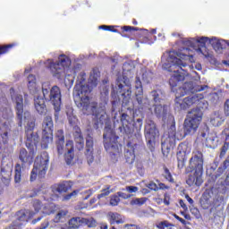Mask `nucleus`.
I'll use <instances>...</instances> for the list:
<instances>
[{
  "mask_svg": "<svg viewBox=\"0 0 229 229\" xmlns=\"http://www.w3.org/2000/svg\"><path fill=\"white\" fill-rule=\"evenodd\" d=\"M87 73L81 72L77 76L76 84L73 89V99L76 106L85 114V115H93L97 123L106 114V107L103 104L96 101H90V87L85 84Z\"/></svg>",
  "mask_w": 229,
  "mask_h": 229,
  "instance_id": "f257e3e1",
  "label": "nucleus"
},
{
  "mask_svg": "<svg viewBox=\"0 0 229 229\" xmlns=\"http://www.w3.org/2000/svg\"><path fill=\"white\" fill-rule=\"evenodd\" d=\"M120 121L122 123V126L119 127L120 132L124 139H131L127 142L124 157L127 164H133L135 162V149H137L142 137L140 135L142 122L140 120H138V123L133 122L126 113L122 114Z\"/></svg>",
  "mask_w": 229,
  "mask_h": 229,
  "instance_id": "f03ea898",
  "label": "nucleus"
},
{
  "mask_svg": "<svg viewBox=\"0 0 229 229\" xmlns=\"http://www.w3.org/2000/svg\"><path fill=\"white\" fill-rule=\"evenodd\" d=\"M187 58H194L192 55V50L188 47H182L178 52L170 51L169 56L167 58L170 64H164V69H167L170 72L174 74L171 76L169 80V85L172 89H174L180 83V81H183L185 80V76H187V72L183 70L182 67H187V64L183 63L182 60H187Z\"/></svg>",
  "mask_w": 229,
  "mask_h": 229,
  "instance_id": "7ed1b4c3",
  "label": "nucleus"
},
{
  "mask_svg": "<svg viewBox=\"0 0 229 229\" xmlns=\"http://www.w3.org/2000/svg\"><path fill=\"white\" fill-rule=\"evenodd\" d=\"M208 87V86L207 85H195L192 81L185 82L182 87L176 89L174 99L175 110H189L191 106L199 104V102L205 98L203 94L191 95L182 99V98H183V96H187L189 92H191V94H194V92H203V90Z\"/></svg>",
  "mask_w": 229,
  "mask_h": 229,
  "instance_id": "20e7f679",
  "label": "nucleus"
},
{
  "mask_svg": "<svg viewBox=\"0 0 229 229\" xmlns=\"http://www.w3.org/2000/svg\"><path fill=\"white\" fill-rule=\"evenodd\" d=\"M43 97H38L34 100L35 108L38 114L40 115L46 114L47 112V107L46 106V101H50L51 105L54 106L55 110V119L58 121L60 117V110H62V90L58 86H53L52 88H46V86L42 87Z\"/></svg>",
  "mask_w": 229,
  "mask_h": 229,
  "instance_id": "39448f33",
  "label": "nucleus"
},
{
  "mask_svg": "<svg viewBox=\"0 0 229 229\" xmlns=\"http://www.w3.org/2000/svg\"><path fill=\"white\" fill-rule=\"evenodd\" d=\"M203 164H205L203 152L199 150L193 151L189 161V165L186 168V173L194 172V174L192 175H189L186 180V183L190 187H192V185L199 187L201 183H203V179L201 178L203 174Z\"/></svg>",
  "mask_w": 229,
  "mask_h": 229,
  "instance_id": "423d86ee",
  "label": "nucleus"
},
{
  "mask_svg": "<svg viewBox=\"0 0 229 229\" xmlns=\"http://www.w3.org/2000/svg\"><path fill=\"white\" fill-rule=\"evenodd\" d=\"M55 146L58 155H64V162L67 165H72L74 164V141L69 140L65 143V135H64V130H58L55 133Z\"/></svg>",
  "mask_w": 229,
  "mask_h": 229,
  "instance_id": "0eeeda50",
  "label": "nucleus"
},
{
  "mask_svg": "<svg viewBox=\"0 0 229 229\" xmlns=\"http://www.w3.org/2000/svg\"><path fill=\"white\" fill-rule=\"evenodd\" d=\"M104 148L111 157L120 155L122 151V145L119 143V136L115 134V131L112 128H106L103 134Z\"/></svg>",
  "mask_w": 229,
  "mask_h": 229,
  "instance_id": "6e6552de",
  "label": "nucleus"
},
{
  "mask_svg": "<svg viewBox=\"0 0 229 229\" xmlns=\"http://www.w3.org/2000/svg\"><path fill=\"white\" fill-rule=\"evenodd\" d=\"M201 121H203V112H201V109H191L183 123L184 135L196 133L198 128H199V124H201Z\"/></svg>",
  "mask_w": 229,
  "mask_h": 229,
  "instance_id": "1a4fd4ad",
  "label": "nucleus"
},
{
  "mask_svg": "<svg viewBox=\"0 0 229 229\" xmlns=\"http://www.w3.org/2000/svg\"><path fill=\"white\" fill-rule=\"evenodd\" d=\"M48 167L49 155L47 152H43L40 156L36 157L34 166L30 173V182H35V180H37V176L39 180L46 178V173H47Z\"/></svg>",
  "mask_w": 229,
  "mask_h": 229,
  "instance_id": "9d476101",
  "label": "nucleus"
},
{
  "mask_svg": "<svg viewBox=\"0 0 229 229\" xmlns=\"http://www.w3.org/2000/svg\"><path fill=\"white\" fill-rule=\"evenodd\" d=\"M71 65V59L65 55H60L58 56V62L55 63L53 60H48V65L47 66L55 78L60 80L62 74L65 72V67Z\"/></svg>",
  "mask_w": 229,
  "mask_h": 229,
  "instance_id": "9b49d317",
  "label": "nucleus"
},
{
  "mask_svg": "<svg viewBox=\"0 0 229 229\" xmlns=\"http://www.w3.org/2000/svg\"><path fill=\"white\" fill-rule=\"evenodd\" d=\"M176 140H180V138L176 137V123L174 120L161 138L162 149H171V148L175 147Z\"/></svg>",
  "mask_w": 229,
  "mask_h": 229,
  "instance_id": "f8f14e48",
  "label": "nucleus"
},
{
  "mask_svg": "<svg viewBox=\"0 0 229 229\" xmlns=\"http://www.w3.org/2000/svg\"><path fill=\"white\" fill-rule=\"evenodd\" d=\"M68 123L70 126L73 127V140L75 142V148L78 151H83L85 148V139L83 138V133L81 132V129L78 124V118L72 114L68 116Z\"/></svg>",
  "mask_w": 229,
  "mask_h": 229,
  "instance_id": "ddd939ff",
  "label": "nucleus"
},
{
  "mask_svg": "<svg viewBox=\"0 0 229 229\" xmlns=\"http://www.w3.org/2000/svg\"><path fill=\"white\" fill-rule=\"evenodd\" d=\"M157 137L158 129H157V124L152 120H148L145 125V139L147 140V147L151 151V153L155 151Z\"/></svg>",
  "mask_w": 229,
  "mask_h": 229,
  "instance_id": "4468645a",
  "label": "nucleus"
},
{
  "mask_svg": "<svg viewBox=\"0 0 229 229\" xmlns=\"http://www.w3.org/2000/svg\"><path fill=\"white\" fill-rule=\"evenodd\" d=\"M10 95L13 99V101H15L16 103V115L18 119V126H22V119H23V114H24V98H22V95H17L15 94V89L11 88L10 89Z\"/></svg>",
  "mask_w": 229,
  "mask_h": 229,
  "instance_id": "2eb2a0df",
  "label": "nucleus"
},
{
  "mask_svg": "<svg viewBox=\"0 0 229 229\" xmlns=\"http://www.w3.org/2000/svg\"><path fill=\"white\" fill-rule=\"evenodd\" d=\"M116 85L118 90L122 93L123 106H128L130 101H131V85L126 84V81L122 79L116 80Z\"/></svg>",
  "mask_w": 229,
  "mask_h": 229,
  "instance_id": "dca6fc26",
  "label": "nucleus"
},
{
  "mask_svg": "<svg viewBox=\"0 0 229 229\" xmlns=\"http://www.w3.org/2000/svg\"><path fill=\"white\" fill-rule=\"evenodd\" d=\"M28 151L25 148H21L18 154V158L21 163V167L26 165H31L33 164V160H35V153L37 150L35 148H28Z\"/></svg>",
  "mask_w": 229,
  "mask_h": 229,
  "instance_id": "f3484780",
  "label": "nucleus"
},
{
  "mask_svg": "<svg viewBox=\"0 0 229 229\" xmlns=\"http://www.w3.org/2000/svg\"><path fill=\"white\" fill-rule=\"evenodd\" d=\"M26 140L25 146L27 148H32L37 151V146H38V142L40 141V137H38V133L37 132H25Z\"/></svg>",
  "mask_w": 229,
  "mask_h": 229,
  "instance_id": "a211bd4d",
  "label": "nucleus"
},
{
  "mask_svg": "<svg viewBox=\"0 0 229 229\" xmlns=\"http://www.w3.org/2000/svg\"><path fill=\"white\" fill-rule=\"evenodd\" d=\"M71 189H72V182L70 181L55 183L51 187L53 194H64L65 192H69Z\"/></svg>",
  "mask_w": 229,
  "mask_h": 229,
  "instance_id": "6ab92c4d",
  "label": "nucleus"
},
{
  "mask_svg": "<svg viewBox=\"0 0 229 229\" xmlns=\"http://www.w3.org/2000/svg\"><path fill=\"white\" fill-rule=\"evenodd\" d=\"M85 155L87 157L88 164H92V162H94V138L90 135L86 137Z\"/></svg>",
  "mask_w": 229,
  "mask_h": 229,
  "instance_id": "aec40b11",
  "label": "nucleus"
},
{
  "mask_svg": "<svg viewBox=\"0 0 229 229\" xmlns=\"http://www.w3.org/2000/svg\"><path fill=\"white\" fill-rule=\"evenodd\" d=\"M53 130H55V124L53 123V117L47 115L43 119L42 123V133H47L48 135H53Z\"/></svg>",
  "mask_w": 229,
  "mask_h": 229,
  "instance_id": "412c9836",
  "label": "nucleus"
},
{
  "mask_svg": "<svg viewBox=\"0 0 229 229\" xmlns=\"http://www.w3.org/2000/svg\"><path fill=\"white\" fill-rule=\"evenodd\" d=\"M107 220L109 224L112 225H123L124 223V217L123 215L117 213V212H109L107 214Z\"/></svg>",
  "mask_w": 229,
  "mask_h": 229,
  "instance_id": "4be33fe9",
  "label": "nucleus"
},
{
  "mask_svg": "<svg viewBox=\"0 0 229 229\" xmlns=\"http://www.w3.org/2000/svg\"><path fill=\"white\" fill-rule=\"evenodd\" d=\"M68 226L71 229H78L81 226H83V217H80V216L72 217L68 221Z\"/></svg>",
  "mask_w": 229,
  "mask_h": 229,
  "instance_id": "5701e85b",
  "label": "nucleus"
},
{
  "mask_svg": "<svg viewBox=\"0 0 229 229\" xmlns=\"http://www.w3.org/2000/svg\"><path fill=\"white\" fill-rule=\"evenodd\" d=\"M225 43H227V46H229V40L225 41V40H217L216 38H211V40H209V44H211L212 47L215 49V51H221L223 49H225Z\"/></svg>",
  "mask_w": 229,
  "mask_h": 229,
  "instance_id": "b1692460",
  "label": "nucleus"
},
{
  "mask_svg": "<svg viewBox=\"0 0 229 229\" xmlns=\"http://www.w3.org/2000/svg\"><path fill=\"white\" fill-rule=\"evenodd\" d=\"M51 142H53V134L42 132L41 148L43 149H47V148H49V144H51Z\"/></svg>",
  "mask_w": 229,
  "mask_h": 229,
  "instance_id": "393cba45",
  "label": "nucleus"
},
{
  "mask_svg": "<svg viewBox=\"0 0 229 229\" xmlns=\"http://www.w3.org/2000/svg\"><path fill=\"white\" fill-rule=\"evenodd\" d=\"M22 180V166L21 164L17 163L14 167V182L16 183H21Z\"/></svg>",
  "mask_w": 229,
  "mask_h": 229,
  "instance_id": "a878e982",
  "label": "nucleus"
},
{
  "mask_svg": "<svg viewBox=\"0 0 229 229\" xmlns=\"http://www.w3.org/2000/svg\"><path fill=\"white\" fill-rule=\"evenodd\" d=\"M135 96H142L144 94V89L142 88V81H140V77L136 76L134 82Z\"/></svg>",
  "mask_w": 229,
  "mask_h": 229,
  "instance_id": "bb28decb",
  "label": "nucleus"
},
{
  "mask_svg": "<svg viewBox=\"0 0 229 229\" xmlns=\"http://www.w3.org/2000/svg\"><path fill=\"white\" fill-rule=\"evenodd\" d=\"M177 167L179 169H183V167H185V162H187V155L186 154H182V152H177Z\"/></svg>",
  "mask_w": 229,
  "mask_h": 229,
  "instance_id": "cd10ccee",
  "label": "nucleus"
},
{
  "mask_svg": "<svg viewBox=\"0 0 229 229\" xmlns=\"http://www.w3.org/2000/svg\"><path fill=\"white\" fill-rule=\"evenodd\" d=\"M162 175L165 178V180H166V182H169V183H174V178H173V174H171V171L165 165H164L163 167Z\"/></svg>",
  "mask_w": 229,
  "mask_h": 229,
  "instance_id": "c85d7f7f",
  "label": "nucleus"
},
{
  "mask_svg": "<svg viewBox=\"0 0 229 229\" xmlns=\"http://www.w3.org/2000/svg\"><path fill=\"white\" fill-rule=\"evenodd\" d=\"M156 227L158 229H174V225L171 224L167 220H164V221L158 222L156 225Z\"/></svg>",
  "mask_w": 229,
  "mask_h": 229,
  "instance_id": "c756f323",
  "label": "nucleus"
},
{
  "mask_svg": "<svg viewBox=\"0 0 229 229\" xmlns=\"http://www.w3.org/2000/svg\"><path fill=\"white\" fill-rule=\"evenodd\" d=\"M209 199H210V193L204 192L202 195V199L200 200V205L201 207H203V208H208V206L210 205Z\"/></svg>",
  "mask_w": 229,
  "mask_h": 229,
  "instance_id": "7c9ffc66",
  "label": "nucleus"
},
{
  "mask_svg": "<svg viewBox=\"0 0 229 229\" xmlns=\"http://www.w3.org/2000/svg\"><path fill=\"white\" fill-rule=\"evenodd\" d=\"M15 47V44H7V45H0V55H6V53H10L12 49Z\"/></svg>",
  "mask_w": 229,
  "mask_h": 229,
  "instance_id": "2f4dec72",
  "label": "nucleus"
},
{
  "mask_svg": "<svg viewBox=\"0 0 229 229\" xmlns=\"http://www.w3.org/2000/svg\"><path fill=\"white\" fill-rule=\"evenodd\" d=\"M177 149L179 153H182L183 155H189V153H191V148L189 147V144L185 142L179 144Z\"/></svg>",
  "mask_w": 229,
  "mask_h": 229,
  "instance_id": "473e14b6",
  "label": "nucleus"
},
{
  "mask_svg": "<svg viewBox=\"0 0 229 229\" xmlns=\"http://www.w3.org/2000/svg\"><path fill=\"white\" fill-rule=\"evenodd\" d=\"M83 225H87L88 228H96V226H98V222L93 217L83 218Z\"/></svg>",
  "mask_w": 229,
  "mask_h": 229,
  "instance_id": "72a5a7b5",
  "label": "nucleus"
},
{
  "mask_svg": "<svg viewBox=\"0 0 229 229\" xmlns=\"http://www.w3.org/2000/svg\"><path fill=\"white\" fill-rule=\"evenodd\" d=\"M210 40L212 38H209L208 37H201V38H197L195 39L196 44H199L200 47H205L207 46V42L210 43Z\"/></svg>",
  "mask_w": 229,
  "mask_h": 229,
  "instance_id": "f704fd0d",
  "label": "nucleus"
},
{
  "mask_svg": "<svg viewBox=\"0 0 229 229\" xmlns=\"http://www.w3.org/2000/svg\"><path fill=\"white\" fill-rule=\"evenodd\" d=\"M184 46H187L188 47H192V49H196L197 51L201 53V47L196 48V38H191L184 41Z\"/></svg>",
  "mask_w": 229,
  "mask_h": 229,
  "instance_id": "c9c22d12",
  "label": "nucleus"
},
{
  "mask_svg": "<svg viewBox=\"0 0 229 229\" xmlns=\"http://www.w3.org/2000/svg\"><path fill=\"white\" fill-rule=\"evenodd\" d=\"M146 201H148V198L146 197L136 198L131 201V205H138V207H142Z\"/></svg>",
  "mask_w": 229,
  "mask_h": 229,
  "instance_id": "e433bc0d",
  "label": "nucleus"
},
{
  "mask_svg": "<svg viewBox=\"0 0 229 229\" xmlns=\"http://www.w3.org/2000/svg\"><path fill=\"white\" fill-rule=\"evenodd\" d=\"M8 131L0 134V149H3V144H8Z\"/></svg>",
  "mask_w": 229,
  "mask_h": 229,
  "instance_id": "4c0bfd02",
  "label": "nucleus"
},
{
  "mask_svg": "<svg viewBox=\"0 0 229 229\" xmlns=\"http://www.w3.org/2000/svg\"><path fill=\"white\" fill-rule=\"evenodd\" d=\"M68 211L67 210H60L55 217V223H60V221H62V219H64V217H65V216H67Z\"/></svg>",
  "mask_w": 229,
  "mask_h": 229,
  "instance_id": "58836bf2",
  "label": "nucleus"
},
{
  "mask_svg": "<svg viewBox=\"0 0 229 229\" xmlns=\"http://www.w3.org/2000/svg\"><path fill=\"white\" fill-rule=\"evenodd\" d=\"M35 130V122L30 121L28 122L27 126L25 127V133H34L33 131Z\"/></svg>",
  "mask_w": 229,
  "mask_h": 229,
  "instance_id": "ea45409f",
  "label": "nucleus"
},
{
  "mask_svg": "<svg viewBox=\"0 0 229 229\" xmlns=\"http://www.w3.org/2000/svg\"><path fill=\"white\" fill-rule=\"evenodd\" d=\"M229 149V142L228 141H225L224 145L222 146L221 149H220V158H224V157L226 155V151H228Z\"/></svg>",
  "mask_w": 229,
  "mask_h": 229,
  "instance_id": "a19ab883",
  "label": "nucleus"
},
{
  "mask_svg": "<svg viewBox=\"0 0 229 229\" xmlns=\"http://www.w3.org/2000/svg\"><path fill=\"white\" fill-rule=\"evenodd\" d=\"M32 207L35 212H40V210H42V201H40L39 199L33 200Z\"/></svg>",
  "mask_w": 229,
  "mask_h": 229,
  "instance_id": "79ce46f5",
  "label": "nucleus"
},
{
  "mask_svg": "<svg viewBox=\"0 0 229 229\" xmlns=\"http://www.w3.org/2000/svg\"><path fill=\"white\" fill-rule=\"evenodd\" d=\"M79 192H80V190H74L71 193L64 195L63 198V201H69V199H71L74 196H78Z\"/></svg>",
  "mask_w": 229,
  "mask_h": 229,
  "instance_id": "37998d69",
  "label": "nucleus"
},
{
  "mask_svg": "<svg viewBox=\"0 0 229 229\" xmlns=\"http://www.w3.org/2000/svg\"><path fill=\"white\" fill-rule=\"evenodd\" d=\"M17 221H26L28 219V216L24 210H20L16 213Z\"/></svg>",
  "mask_w": 229,
  "mask_h": 229,
  "instance_id": "c03bdc74",
  "label": "nucleus"
},
{
  "mask_svg": "<svg viewBox=\"0 0 229 229\" xmlns=\"http://www.w3.org/2000/svg\"><path fill=\"white\" fill-rule=\"evenodd\" d=\"M120 201H121V198L119 197V195H113L110 199V205L112 207H117Z\"/></svg>",
  "mask_w": 229,
  "mask_h": 229,
  "instance_id": "a18cd8bd",
  "label": "nucleus"
},
{
  "mask_svg": "<svg viewBox=\"0 0 229 229\" xmlns=\"http://www.w3.org/2000/svg\"><path fill=\"white\" fill-rule=\"evenodd\" d=\"M191 216H194L195 219H201V213L198 208H190Z\"/></svg>",
  "mask_w": 229,
  "mask_h": 229,
  "instance_id": "49530a36",
  "label": "nucleus"
},
{
  "mask_svg": "<svg viewBox=\"0 0 229 229\" xmlns=\"http://www.w3.org/2000/svg\"><path fill=\"white\" fill-rule=\"evenodd\" d=\"M110 185H108L106 189L101 191V193L98 195V199H101V198H105V196H108L110 194Z\"/></svg>",
  "mask_w": 229,
  "mask_h": 229,
  "instance_id": "de8ad7c7",
  "label": "nucleus"
},
{
  "mask_svg": "<svg viewBox=\"0 0 229 229\" xmlns=\"http://www.w3.org/2000/svg\"><path fill=\"white\" fill-rule=\"evenodd\" d=\"M154 112L157 117H162V114H164V107L162 105H157L155 106Z\"/></svg>",
  "mask_w": 229,
  "mask_h": 229,
  "instance_id": "09e8293b",
  "label": "nucleus"
},
{
  "mask_svg": "<svg viewBox=\"0 0 229 229\" xmlns=\"http://www.w3.org/2000/svg\"><path fill=\"white\" fill-rule=\"evenodd\" d=\"M139 30H140V29H139L138 27H132V26L122 27L123 33H124V31L131 33V31H139Z\"/></svg>",
  "mask_w": 229,
  "mask_h": 229,
  "instance_id": "8fccbe9b",
  "label": "nucleus"
},
{
  "mask_svg": "<svg viewBox=\"0 0 229 229\" xmlns=\"http://www.w3.org/2000/svg\"><path fill=\"white\" fill-rule=\"evenodd\" d=\"M221 137L225 140V142H229V128H225L222 131Z\"/></svg>",
  "mask_w": 229,
  "mask_h": 229,
  "instance_id": "3c124183",
  "label": "nucleus"
},
{
  "mask_svg": "<svg viewBox=\"0 0 229 229\" xmlns=\"http://www.w3.org/2000/svg\"><path fill=\"white\" fill-rule=\"evenodd\" d=\"M90 76L93 80H98L99 76H101V72H99V68H93L90 73Z\"/></svg>",
  "mask_w": 229,
  "mask_h": 229,
  "instance_id": "603ef678",
  "label": "nucleus"
},
{
  "mask_svg": "<svg viewBox=\"0 0 229 229\" xmlns=\"http://www.w3.org/2000/svg\"><path fill=\"white\" fill-rule=\"evenodd\" d=\"M100 28L105 31H113V33H119V31L117 30H114V26L111 25H102L100 26Z\"/></svg>",
  "mask_w": 229,
  "mask_h": 229,
  "instance_id": "864d4df0",
  "label": "nucleus"
},
{
  "mask_svg": "<svg viewBox=\"0 0 229 229\" xmlns=\"http://www.w3.org/2000/svg\"><path fill=\"white\" fill-rule=\"evenodd\" d=\"M36 81H37V78L35 77V75L30 74L28 76L29 87H33V85H35Z\"/></svg>",
  "mask_w": 229,
  "mask_h": 229,
  "instance_id": "5fc2aeb1",
  "label": "nucleus"
},
{
  "mask_svg": "<svg viewBox=\"0 0 229 229\" xmlns=\"http://www.w3.org/2000/svg\"><path fill=\"white\" fill-rule=\"evenodd\" d=\"M224 114L225 117H229V98L224 103Z\"/></svg>",
  "mask_w": 229,
  "mask_h": 229,
  "instance_id": "6e6d98bb",
  "label": "nucleus"
},
{
  "mask_svg": "<svg viewBox=\"0 0 229 229\" xmlns=\"http://www.w3.org/2000/svg\"><path fill=\"white\" fill-rule=\"evenodd\" d=\"M117 195L119 196V198H122V199H129V198H131V195L123 191H118Z\"/></svg>",
  "mask_w": 229,
  "mask_h": 229,
  "instance_id": "4d7b16f0",
  "label": "nucleus"
},
{
  "mask_svg": "<svg viewBox=\"0 0 229 229\" xmlns=\"http://www.w3.org/2000/svg\"><path fill=\"white\" fill-rule=\"evenodd\" d=\"M171 196L169 194L165 193L164 195V204L166 205V207H169L171 205Z\"/></svg>",
  "mask_w": 229,
  "mask_h": 229,
  "instance_id": "13d9d810",
  "label": "nucleus"
},
{
  "mask_svg": "<svg viewBox=\"0 0 229 229\" xmlns=\"http://www.w3.org/2000/svg\"><path fill=\"white\" fill-rule=\"evenodd\" d=\"M151 95H152V98H153L155 103H158V101H160V98H158L159 95H158V92L157 90H153L151 92Z\"/></svg>",
  "mask_w": 229,
  "mask_h": 229,
  "instance_id": "bf43d9fd",
  "label": "nucleus"
},
{
  "mask_svg": "<svg viewBox=\"0 0 229 229\" xmlns=\"http://www.w3.org/2000/svg\"><path fill=\"white\" fill-rule=\"evenodd\" d=\"M211 123L213 124V126H219V124H221V123L219 122V116L211 118Z\"/></svg>",
  "mask_w": 229,
  "mask_h": 229,
  "instance_id": "052dcab7",
  "label": "nucleus"
},
{
  "mask_svg": "<svg viewBox=\"0 0 229 229\" xmlns=\"http://www.w3.org/2000/svg\"><path fill=\"white\" fill-rule=\"evenodd\" d=\"M173 216H174V219H176L177 221H179V223H182V225H187V221H185V219L180 217V216H179L178 215H176V214H174Z\"/></svg>",
  "mask_w": 229,
  "mask_h": 229,
  "instance_id": "680f3d73",
  "label": "nucleus"
},
{
  "mask_svg": "<svg viewBox=\"0 0 229 229\" xmlns=\"http://www.w3.org/2000/svg\"><path fill=\"white\" fill-rule=\"evenodd\" d=\"M148 187L150 189V191H158V185H157V183L155 182H149L148 184Z\"/></svg>",
  "mask_w": 229,
  "mask_h": 229,
  "instance_id": "e2e57ef3",
  "label": "nucleus"
},
{
  "mask_svg": "<svg viewBox=\"0 0 229 229\" xmlns=\"http://www.w3.org/2000/svg\"><path fill=\"white\" fill-rule=\"evenodd\" d=\"M179 205H180V207H181L185 212H187V210H189V208L187 207V204H185V202L183 201V199H180V200H179Z\"/></svg>",
  "mask_w": 229,
  "mask_h": 229,
  "instance_id": "0e129e2a",
  "label": "nucleus"
},
{
  "mask_svg": "<svg viewBox=\"0 0 229 229\" xmlns=\"http://www.w3.org/2000/svg\"><path fill=\"white\" fill-rule=\"evenodd\" d=\"M126 191H128V192H130V193L137 192V191H139V188L136 186H127Z\"/></svg>",
  "mask_w": 229,
  "mask_h": 229,
  "instance_id": "69168bd1",
  "label": "nucleus"
},
{
  "mask_svg": "<svg viewBox=\"0 0 229 229\" xmlns=\"http://www.w3.org/2000/svg\"><path fill=\"white\" fill-rule=\"evenodd\" d=\"M49 226V222H44L40 225V226L37 227L36 229H47Z\"/></svg>",
  "mask_w": 229,
  "mask_h": 229,
  "instance_id": "338daca9",
  "label": "nucleus"
},
{
  "mask_svg": "<svg viewBox=\"0 0 229 229\" xmlns=\"http://www.w3.org/2000/svg\"><path fill=\"white\" fill-rule=\"evenodd\" d=\"M158 189H161L162 191H166L169 189V186L165 185L164 182H160L158 184Z\"/></svg>",
  "mask_w": 229,
  "mask_h": 229,
  "instance_id": "774afa93",
  "label": "nucleus"
}]
</instances>
